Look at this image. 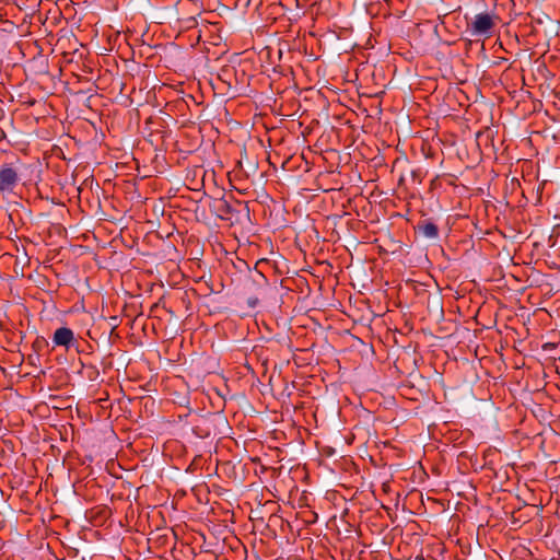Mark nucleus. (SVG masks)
<instances>
[{
    "label": "nucleus",
    "mask_w": 560,
    "mask_h": 560,
    "mask_svg": "<svg viewBox=\"0 0 560 560\" xmlns=\"http://www.w3.org/2000/svg\"><path fill=\"white\" fill-rule=\"evenodd\" d=\"M20 167L13 163L4 164L0 167V192L11 195L20 184Z\"/></svg>",
    "instance_id": "2"
},
{
    "label": "nucleus",
    "mask_w": 560,
    "mask_h": 560,
    "mask_svg": "<svg viewBox=\"0 0 560 560\" xmlns=\"http://www.w3.org/2000/svg\"><path fill=\"white\" fill-rule=\"evenodd\" d=\"M500 18L494 12H480L467 24V32L472 37L489 38Z\"/></svg>",
    "instance_id": "1"
},
{
    "label": "nucleus",
    "mask_w": 560,
    "mask_h": 560,
    "mask_svg": "<svg viewBox=\"0 0 560 560\" xmlns=\"http://www.w3.org/2000/svg\"><path fill=\"white\" fill-rule=\"evenodd\" d=\"M219 210L221 211L222 214H230V213H232V208L229 205V202L225 201V200H221L220 201Z\"/></svg>",
    "instance_id": "5"
},
{
    "label": "nucleus",
    "mask_w": 560,
    "mask_h": 560,
    "mask_svg": "<svg viewBox=\"0 0 560 560\" xmlns=\"http://www.w3.org/2000/svg\"><path fill=\"white\" fill-rule=\"evenodd\" d=\"M46 343V340L42 337V338H37L34 343H33V348L35 350L39 349L40 346L45 345Z\"/></svg>",
    "instance_id": "6"
},
{
    "label": "nucleus",
    "mask_w": 560,
    "mask_h": 560,
    "mask_svg": "<svg viewBox=\"0 0 560 560\" xmlns=\"http://www.w3.org/2000/svg\"><path fill=\"white\" fill-rule=\"evenodd\" d=\"M417 229L427 238H436L439 236V228L431 221L420 222Z\"/></svg>",
    "instance_id": "4"
},
{
    "label": "nucleus",
    "mask_w": 560,
    "mask_h": 560,
    "mask_svg": "<svg viewBox=\"0 0 560 560\" xmlns=\"http://www.w3.org/2000/svg\"><path fill=\"white\" fill-rule=\"evenodd\" d=\"M74 342V334L68 327H59L55 330L52 336V343L55 347H65L69 349Z\"/></svg>",
    "instance_id": "3"
}]
</instances>
